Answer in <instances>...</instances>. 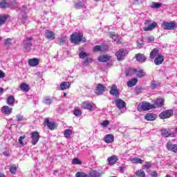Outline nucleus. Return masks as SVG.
<instances>
[{
  "label": "nucleus",
  "instance_id": "obj_12",
  "mask_svg": "<svg viewBox=\"0 0 177 177\" xmlns=\"http://www.w3.org/2000/svg\"><path fill=\"white\" fill-rule=\"evenodd\" d=\"M106 86H104V85H103L102 84H98L95 89V93L97 95H103Z\"/></svg>",
  "mask_w": 177,
  "mask_h": 177
},
{
  "label": "nucleus",
  "instance_id": "obj_37",
  "mask_svg": "<svg viewBox=\"0 0 177 177\" xmlns=\"http://www.w3.org/2000/svg\"><path fill=\"white\" fill-rule=\"evenodd\" d=\"M136 175L138 177H145L146 176V173H145V171H143L142 169H139L136 171Z\"/></svg>",
  "mask_w": 177,
  "mask_h": 177
},
{
  "label": "nucleus",
  "instance_id": "obj_36",
  "mask_svg": "<svg viewBox=\"0 0 177 177\" xmlns=\"http://www.w3.org/2000/svg\"><path fill=\"white\" fill-rule=\"evenodd\" d=\"M72 164L73 165H81V164H82V161L77 158H74L72 160Z\"/></svg>",
  "mask_w": 177,
  "mask_h": 177
},
{
  "label": "nucleus",
  "instance_id": "obj_56",
  "mask_svg": "<svg viewBox=\"0 0 177 177\" xmlns=\"http://www.w3.org/2000/svg\"><path fill=\"white\" fill-rule=\"evenodd\" d=\"M147 41H149V42H153L154 41V37L153 36H149L147 37Z\"/></svg>",
  "mask_w": 177,
  "mask_h": 177
},
{
  "label": "nucleus",
  "instance_id": "obj_46",
  "mask_svg": "<svg viewBox=\"0 0 177 177\" xmlns=\"http://www.w3.org/2000/svg\"><path fill=\"white\" fill-rule=\"evenodd\" d=\"M162 132V136L164 138H168V136H169V131L165 129H162L161 131Z\"/></svg>",
  "mask_w": 177,
  "mask_h": 177
},
{
  "label": "nucleus",
  "instance_id": "obj_7",
  "mask_svg": "<svg viewBox=\"0 0 177 177\" xmlns=\"http://www.w3.org/2000/svg\"><path fill=\"white\" fill-rule=\"evenodd\" d=\"M174 115V111L172 109H169L162 111L159 117L161 118V120H165L166 118H169L170 117H172Z\"/></svg>",
  "mask_w": 177,
  "mask_h": 177
},
{
  "label": "nucleus",
  "instance_id": "obj_29",
  "mask_svg": "<svg viewBox=\"0 0 177 177\" xmlns=\"http://www.w3.org/2000/svg\"><path fill=\"white\" fill-rule=\"evenodd\" d=\"M138 84V79L133 78L127 82V86L129 88H132V86H135Z\"/></svg>",
  "mask_w": 177,
  "mask_h": 177
},
{
  "label": "nucleus",
  "instance_id": "obj_17",
  "mask_svg": "<svg viewBox=\"0 0 177 177\" xmlns=\"http://www.w3.org/2000/svg\"><path fill=\"white\" fill-rule=\"evenodd\" d=\"M44 125H47L49 129L53 130L56 128V123L55 122H49V118H46L44 121Z\"/></svg>",
  "mask_w": 177,
  "mask_h": 177
},
{
  "label": "nucleus",
  "instance_id": "obj_63",
  "mask_svg": "<svg viewBox=\"0 0 177 177\" xmlns=\"http://www.w3.org/2000/svg\"><path fill=\"white\" fill-rule=\"evenodd\" d=\"M64 96H67V94L66 93H64Z\"/></svg>",
  "mask_w": 177,
  "mask_h": 177
},
{
  "label": "nucleus",
  "instance_id": "obj_20",
  "mask_svg": "<svg viewBox=\"0 0 177 177\" xmlns=\"http://www.w3.org/2000/svg\"><path fill=\"white\" fill-rule=\"evenodd\" d=\"M167 149L174 153H177V145H172L171 142L167 143Z\"/></svg>",
  "mask_w": 177,
  "mask_h": 177
},
{
  "label": "nucleus",
  "instance_id": "obj_9",
  "mask_svg": "<svg viewBox=\"0 0 177 177\" xmlns=\"http://www.w3.org/2000/svg\"><path fill=\"white\" fill-rule=\"evenodd\" d=\"M115 106L121 110V109H125L127 107V104L124 102V100L118 98L115 100Z\"/></svg>",
  "mask_w": 177,
  "mask_h": 177
},
{
  "label": "nucleus",
  "instance_id": "obj_44",
  "mask_svg": "<svg viewBox=\"0 0 177 177\" xmlns=\"http://www.w3.org/2000/svg\"><path fill=\"white\" fill-rule=\"evenodd\" d=\"M73 114L76 117H81V115H82V111H81L80 109H75V110L73 111Z\"/></svg>",
  "mask_w": 177,
  "mask_h": 177
},
{
  "label": "nucleus",
  "instance_id": "obj_5",
  "mask_svg": "<svg viewBox=\"0 0 177 177\" xmlns=\"http://www.w3.org/2000/svg\"><path fill=\"white\" fill-rule=\"evenodd\" d=\"M162 27L164 28V30H176L177 23L175 21H164L162 24Z\"/></svg>",
  "mask_w": 177,
  "mask_h": 177
},
{
  "label": "nucleus",
  "instance_id": "obj_45",
  "mask_svg": "<svg viewBox=\"0 0 177 177\" xmlns=\"http://www.w3.org/2000/svg\"><path fill=\"white\" fill-rule=\"evenodd\" d=\"M4 44L7 48H9L12 45V39L8 38L4 40Z\"/></svg>",
  "mask_w": 177,
  "mask_h": 177
},
{
  "label": "nucleus",
  "instance_id": "obj_61",
  "mask_svg": "<svg viewBox=\"0 0 177 177\" xmlns=\"http://www.w3.org/2000/svg\"><path fill=\"white\" fill-rule=\"evenodd\" d=\"M0 93H3V88L0 87Z\"/></svg>",
  "mask_w": 177,
  "mask_h": 177
},
{
  "label": "nucleus",
  "instance_id": "obj_25",
  "mask_svg": "<svg viewBox=\"0 0 177 177\" xmlns=\"http://www.w3.org/2000/svg\"><path fill=\"white\" fill-rule=\"evenodd\" d=\"M45 37L47 39H50V41L55 39V32L49 30H46L45 32Z\"/></svg>",
  "mask_w": 177,
  "mask_h": 177
},
{
  "label": "nucleus",
  "instance_id": "obj_11",
  "mask_svg": "<svg viewBox=\"0 0 177 177\" xmlns=\"http://www.w3.org/2000/svg\"><path fill=\"white\" fill-rule=\"evenodd\" d=\"M125 55H127V53L124 49H120L115 53L118 60H124L125 59Z\"/></svg>",
  "mask_w": 177,
  "mask_h": 177
},
{
  "label": "nucleus",
  "instance_id": "obj_38",
  "mask_svg": "<svg viewBox=\"0 0 177 177\" xmlns=\"http://www.w3.org/2000/svg\"><path fill=\"white\" fill-rule=\"evenodd\" d=\"M88 56H89V53H85V51L80 50V59H85V57H88Z\"/></svg>",
  "mask_w": 177,
  "mask_h": 177
},
{
  "label": "nucleus",
  "instance_id": "obj_35",
  "mask_svg": "<svg viewBox=\"0 0 177 177\" xmlns=\"http://www.w3.org/2000/svg\"><path fill=\"white\" fill-rule=\"evenodd\" d=\"M132 164H143V160L139 158H133L131 159Z\"/></svg>",
  "mask_w": 177,
  "mask_h": 177
},
{
  "label": "nucleus",
  "instance_id": "obj_16",
  "mask_svg": "<svg viewBox=\"0 0 177 177\" xmlns=\"http://www.w3.org/2000/svg\"><path fill=\"white\" fill-rule=\"evenodd\" d=\"M109 37L110 38H112V39H114L116 42V44H121L122 39L120 37V36L116 35L114 32H110L108 34Z\"/></svg>",
  "mask_w": 177,
  "mask_h": 177
},
{
  "label": "nucleus",
  "instance_id": "obj_26",
  "mask_svg": "<svg viewBox=\"0 0 177 177\" xmlns=\"http://www.w3.org/2000/svg\"><path fill=\"white\" fill-rule=\"evenodd\" d=\"M12 109L9 107L8 106H3L1 108V113H3V114H12Z\"/></svg>",
  "mask_w": 177,
  "mask_h": 177
},
{
  "label": "nucleus",
  "instance_id": "obj_2",
  "mask_svg": "<svg viewBox=\"0 0 177 177\" xmlns=\"http://www.w3.org/2000/svg\"><path fill=\"white\" fill-rule=\"evenodd\" d=\"M133 74H135L138 78H142V77L146 75V72H145L143 69L132 68L129 70L128 73H127L126 75H132Z\"/></svg>",
  "mask_w": 177,
  "mask_h": 177
},
{
  "label": "nucleus",
  "instance_id": "obj_18",
  "mask_svg": "<svg viewBox=\"0 0 177 177\" xmlns=\"http://www.w3.org/2000/svg\"><path fill=\"white\" fill-rule=\"evenodd\" d=\"M109 93L111 95H113V96H118L120 94V90L117 88L115 84H113Z\"/></svg>",
  "mask_w": 177,
  "mask_h": 177
},
{
  "label": "nucleus",
  "instance_id": "obj_8",
  "mask_svg": "<svg viewBox=\"0 0 177 177\" xmlns=\"http://www.w3.org/2000/svg\"><path fill=\"white\" fill-rule=\"evenodd\" d=\"M32 138V145L35 146L37 143H38V140H39V133L38 131H35L31 133Z\"/></svg>",
  "mask_w": 177,
  "mask_h": 177
},
{
  "label": "nucleus",
  "instance_id": "obj_55",
  "mask_svg": "<svg viewBox=\"0 0 177 177\" xmlns=\"http://www.w3.org/2000/svg\"><path fill=\"white\" fill-rule=\"evenodd\" d=\"M16 118H17V120L18 121H23L24 117L21 115H18L16 116Z\"/></svg>",
  "mask_w": 177,
  "mask_h": 177
},
{
  "label": "nucleus",
  "instance_id": "obj_21",
  "mask_svg": "<svg viewBox=\"0 0 177 177\" xmlns=\"http://www.w3.org/2000/svg\"><path fill=\"white\" fill-rule=\"evenodd\" d=\"M164 62V57L161 55H158L154 59V63L156 66H160V64H162Z\"/></svg>",
  "mask_w": 177,
  "mask_h": 177
},
{
  "label": "nucleus",
  "instance_id": "obj_54",
  "mask_svg": "<svg viewBox=\"0 0 177 177\" xmlns=\"http://www.w3.org/2000/svg\"><path fill=\"white\" fill-rule=\"evenodd\" d=\"M151 167V165L150 164V162H147L143 166H142V169H149V168Z\"/></svg>",
  "mask_w": 177,
  "mask_h": 177
},
{
  "label": "nucleus",
  "instance_id": "obj_24",
  "mask_svg": "<svg viewBox=\"0 0 177 177\" xmlns=\"http://www.w3.org/2000/svg\"><path fill=\"white\" fill-rule=\"evenodd\" d=\"M145 118L147 121H154L157 118V115L153 113H147Z\"/></svg>",
  "mask_w": 177,
  "mask_h": 177
},
{
  "label": "nucleus",
  "instance_id": "obj_59",
  "mask_svg": "<svg viewBox=\"0 0 177 177\" xmlns=\"http://www.w3.org/2000/svg\"><path fill=\"white\" fill-rule=\"evenodd\" d=\"M137 46H138V48H142V46H143V44H140L139 42H137Z\"/></svg>",
  "mask_w": 177,
  "mask_h": 177
},
{
  "label": "nucleus",
  "instance_id": "obj_42",
  "mask_svg": "<svg viewBox=\"0 0 177 177\" xmlns=\"http://www.w3.org/2000/svg\"><path fill=\"white\" fill-rule=\"evenodd\" d=\"M7 19L8 15H0V26H2V24H5Z\"/></svg>",
  "mask_w": 177,
  "mask_h": 177
},
{
  "label": "nucleus",
  "instance_id": "obj_1",
  "mask_svg": "<svg viewBox=\"0 0 177 177\" xmlns=\"http://www.w3.org/2000/svg\"><path fill=\"white\" fill-rule=\"evenodd\" d=\"M71 41L73 44H75L76 45L80 44V42H85L86 39L84 37V35L82 33H73L71 36Z\"/></svg>",
  "mask_w": 177,
  "mask_h": 177
},
{
  "label": "nucleus",
  "instance_id": "obj_6",
  "mask_svg": "<svg viewBox=\"0 0 177 177\" xmlns=\"http://www.w3.org/2000/svg\"><path fill=\"white\" fill-rule=\"evenodd\" d=\"M145 26L142 28L144 31H151L152 30H154L156 27H157L156 22L151 23V21L147 20L145 22Z\"/></svg>",
  "mask_w": 177,
  "mask_h": 177
},
{
  "label": "nucleus",
  "instance_id": "obj_33",
  "mask_svg": "<svg viewBox=\"0 0 177 177\" xmlns=\"http://www.w3.org/2000/svg\"><path fill=\"white\" fill-rule=\"evenodd\" d=\"M7 104L9 106H13V104H15V97H13V95H10L7 98Z\"/></svg>",
  "mask_w": 177,
  "mask_h": 177
},
{
  "label": "nucleus",
  "instance_id": "obj_22",
  "mask_svg": "<svg viewBox=\"0 0 177 177\" xmlns=\"http://www.w3.org/2000/svg\"><path fill=\"white\" fill-rule=\"evenodd\" d=\"M107 46H94L93 50L94 52H104V50H106Z\"/></svg>",
  "mask_w": 177,
  "mask_h": 177
},
{
  "label": "nucleus",
  "instance_id": "obj_13",
  "mask_svg": "<svg viewBox=\"0 0 177 177\" xmlns=\"http://www.w3.org/2000/svg\"><path fill=\"white\" fill-rule=\"evenodd\" d=\"M117 161H118V156L115 155H113L107 158L109 165H114L115 164L117 163Z\"/></svg>",
  "mask_w": 177,
  "mask_h": 177
},
{
  "label": "nucleus",
  "instance_id": "obj_34",
  "mask_svg": "<svg viewBox=\"0 0 177 177\" xmlns=\"http://www.w3.org/2000/svg\"><path fill=\"white\" fill-rule=\"evenodd\" d=\"M158 56V49L154 48L150 53V59H154Z\"/></svg>",
  "mask_w": 177,
  "mask_h": 177
},
{
  "label": "nucleus",
  "instance_id": "obj_43",
  "mask_svg": "<svg viewBox=\"0 0 177 177\" xmlns=\"http://www.w3.org/2000/svg\"><path fill=\"white\" fill-rule=\"evenodd\" d=\"M24 139H26V136H20L19 138V143H20L21 146H24V145H26L27 143V142L23 141Z\"/></svg>",
  "mask_w": 177,
  "mask_h": 177
},
{
  "label": "nucleus",
  "instance_id": "obj_30",
  "mask_svg": "<svg viewBox=\"0 0 177 177\" xmlns=\"http://www.w3.org/2000/svg\"><path fill=\"white\" fill-rule=\"evenodd\" d=\"M111 57L109 56V55H101L98 57V60L99 62H102L103 63L106 62H109V60H110Z\"/></svg>",
  "mask_w": 177,
  "mask_h": 177
},
{
  "label": "nucleus",
  "instance_id": "obj_53",
  "mask_svg": "<svg viewBox=\"0 0 177 177\" xmlns=\"http://www.w3.org/2000/svg\"><path fill=\"white\" fill-rule=\"evenodd\" d=\"M109 124H110V122L109 120H104L101 123V127H103V128H106L109 126Z\"/></svg>",
  "mask_w": 177,
  "mask_h": 177
},
{
  "label": "nucleus",
  "instance_id": "obj_51",
  "mask_svg": "<svg viewBox=\"0 0 177 177\" xmlns=\"http://www.w3.org/2000/svg\"><path fill=\"white\" fill-rule=\"evenodd\" d=\"M44 103L45 104H51L52 99H50V97H47L44 98Z\"/></svg>",
  "mask_w": 177,
  "mask_h": 177
},
{
  "label": "nucleus",
  "instance_id": "obj_32",
  "mask_svg": "<svg viewBox=\"0 0 177 177\" xmlns=\"http://www.w3.org/2000/svg\"><path fill=\"white\" fill-rule=\"evenodd\" d=\"M64 135L66 139H70V138H71V135H73V131L71 129H66L64 131Z\"/></svg>",
  "mask_w": 177,
  "mask_h": 177
},
{
  "label": "nucleus",
  "instance_id": "obj_41",
  "mask_svg": "<svg viewBox=\"0 0 177 177\" xmlns=\"http://www.w3.org/2000/svg\"><path fill=\"white\" fill-rule=\"evenodd\" d=\"M91 177H100L102 176V173L96 172V171H91L90 172Z\"/></svg>",
  "mask_w": 177,
  "mask_h": 177
},
{
  "label": "nucleus",
  "instance_id": "obj_14",
  "mask_svg": "<svg viewBox=\"0 0 177 177\" xmlns=\"http://www.w3.org/2000/svg\"><path fill=\"white\" fill-rule=\"evenodd\" d=\"M28 63L30 67H37L39 64V59L32 58L28 59Z\"/></svg>",
  "mask_w": 177,
  "mask_h": 177
},
{
  "label": "nucleus",
  "instance_id": "obj_4",
  "mask_svg": "<svg viewBox=\"0 0 177 177\" xmlns=\"http://www.w3.org/2000/svg\"><path fill=\"white\" fill-rule=\"evenodd\" d=\"M82 108L85 110H88L89 111H92L93 110H97V107H96V104L89 102L85 101L82 103Z\"/></svg>",
  "mask_w": 177,
  "mask_h": 177
},
{
  "label": "nucleus",
  "instance_id": "obj_58",
  "mask_svg": "<svg viewBox=\"0 0 177 177\" xmlns=\"http://www.w3.org/2000/svg\"><path fill=\"white\" fill-rule=\"evenodd\" d=\"M158 174H157V171H153L151 174V176L152 177H157Z\"/></svg>",
  "mask_w": 177,
  "mask_h": 177
},
{
  "label": "nucleus",
  "instance_id": "obj_47",
  "mask_svg": "<svg viewBox=\"0 0 177 177\" xmlns=\"http://www.w3.org/2000/svg\"><path fill=\"white\" fill-rule=\"evenodd\" d=\"M10 174H15L17 172V167L16 165H12L10 167Z\"/></svg>",
  "mask_w": 177,
  "mask_h": 177
},
{
  "label": "nucleus",
  "instance_id": "obj_39",
  "mask_svg": "<svg viewBox=\"0 0 177 177\" xmlns=\"http://www.w3.org/2000/svg\"><path fill=\"white\" fill-rule=\"evenodd\" d=\"M91 63H93V59L92 58H87L85 61L83 62L82 65L88 66Z\"/></svg>",
  "mask_w": 177,
  "mask_h": 177
},
{
  "label": "nucleus",
  "instance_id": "obj_19",
  "mask_svg": "<svg viewBox=\"0 0 177 177\" xmlns=\"http://www.w3.org/2000/svg\"><path fill=\"white\" fill-rule=\"evenodd\" d=\"M71 83L70 82H64L60 84L59 88L61 91H66V89H70Z\"/></svg>",
  "mask_w": 177,
  "mask_h": 177
},
{
  "label": "nucleus",
  "instance_id": "obj_64",
  "mask_svg": "<svg viewBox=\"0 0 177 177\" xmlns=\"http://www.w3.org/2000/svg\"><path fill=\"white\" fill-rule=\"evenodd\" d=\"M166 177H171V176H169V175L167 174V175L166 176Z\"/></svg>",
  "mask_w": 177,
  "mask_h": 177
},
{
  "label": "nucleus",
  "instance_id": "obj_48",
  "mask_svg": "<svg viewBox=\"0 0 177 177\" xmlns=\"http://www.w3.org/2000/svg\"><path fill=\"white\" fill-rule=\"evenodd\" d=\"M75 177H88V175L82 171H77L75 174Z\"/></svg>",
  "mask_w": 177,
  "mask_h": 177
},
{
  "label": "nucleus",
  "instance_id": "obj_28",
  "mask_svg": "<svg viewBox=\"0 0 177 177\" xmlns=\"http://www.w3.org/2000/svg\"><path fill=\"white\" fill-rule=\"evenodd\" d=\"M20 89L22 92H28L30 91V85L26 83H22L20 84Z\"/></svg>",
  "mask_w": 177,
  "mask_h": 177
},
{
  "label": "nucleus",
  "instance_id": "obj_49",
  "mask_svg": "<svg viewBox=\"0 0 177 177\" xmlns=\"http://www.w3.org/2000/svg\"><path fill=\"white\" fill-rule=\"evenodd\" d=\"M84 5H85V3L82 1H79L77 3H75V8H76V9H80V8H82Z\"/></svg>",
  "mask_w": 177,
  "mask_h": 177
},
{
  "label": "nucleus",
  "instance_id": "obj_27",
  "mask_svg": "<svg viewBox=\"0 0 177 177\" xmlns=\"http://www.w3.org/2000/svg\"><path fill=\"white\" fill-rule=\"evenodd\" d=\"M136 59L137 62H139L140 63H143L146 61V56L143 54H137L136 55Z\"/></svg>",
  "mask_w": 177,
  "mask_h": 177
},
{
  "label": "nucleus",
  "instance_id": "obj_10",
  "mask_svg": "<svg viewBox=\"0 0 177 177\" xmlns=\"http://www.w3.org/2000/svg\"><path fill=\"white\" fill-rule=\"evenodd\" d=\"M32 45V44L31 43V38L25 40L23 43V47L24 48L25 50H26V52H30Z\"/></svg>",
  "mask_w": 177,
  "mask_h": 177
},
{
  "label": "nucleus",
  "instance_id": "obj_52",
  "mask_svg": "<svg viewBox=\"0 0 177 177\" xmlns=\"http://www.w3.org/2000/svg\"><path fill=\"white\" fill-rule=\"evenodd\" d=\"M59 42L60 45H64V44H66L67 42V38L66 37H62L59 39Z\"/></svg>",
  "mask_w": 177,
  "mask_h": 177
},
{
  "label": "nucleus",
  "instance_id": "obj_50",
  "mask_svg": "<svg viewBox=\"0 0 177 177\" xmlns=\"http://www.w3.org/2000/svg\"><path fill=\"white\" fill-rule=\"evenodd\" d=\"M159 85H160V83H158V82H157V81H153V82H152L151 84V88L152 89H156V88H157V86H159Z\"/></svg>",
  "mask_w": 177,
  "mask_h": 177
},
{
  "label": "nucleus",
  "instance_id": "obj_62",
  "mask_svg": "<svg viewBox=\"0 0 177 177\" xmlns=\"http://www.w3.org/2000/svg\"><path fill=\"white\" fill-rule=\"evenodd\" d=\"M0 177H5V174H0Z\"/></svg>",
  "mask_w": 177,
  "mask_h": 177
},
{
  "label": "nucleus",
  "instance_id": "obj_31",
  "mask_svg": "<svg viewBox=\"0 0 177 177\" xmlns=\"http://www.w3.org/2000/svg\"><path fill=\"white\" fill-rule=\"evenodd\" d=\"M10 3L8 0H0V8H9Z\"/></svg>",
  "mask_w": 177,
  "mask_h": 177
},
{
  "label": "nucleus",
  "instance_id": "obj_57",
  "mask_svg": "<svg viewBox=\"0 0 177 177\" xmlns=\"http://www.w3.org/2000/svg\"><path fill=\"white\" fill-rule=\"evenodd\" d=\"M5 77V73L3 71H0V79Z\"/></svg>",
  "mask_w": 177,
  "mask_h": 177
},
{
  "label": "nucleus",
  "instance_id": "obj_60",
  "mask_svg": "<svg viewBox=\"0 0 177 177\" xmlns=\"http://www.w3.org/2000/svg\"><path fill=\"white\" fill-rule=\"evenodd\" d=\"M12 6H13V8H16V6H17V3L16 2L12 3Z\"/></svg>",
  "mask_w": 177,
  "mask_h": 177
},
{
  "label": "nucleus",
  "instance_id": "obj_40",
  "mask_svg": "<svg viewBox=\"0 0 177 177\" xmlns=\"http://www.w3.org/2000/svg\"><path fill=\"white\" fill-rule=\"evenodd\" d=\"M162 6V3H161L152 2V4H151V8H153V9H158Z\"/></svg>",
  "mask_w": 177,
  "mask_h": 177
},
{
  "label": "nucleus",
  "instance_id": "obj_15",
  "mask_svg": "<svg viewBox=\"0 0 177 177\" xmlns=\"http://www.w3.org/2000/svg\"><path fill=\"white\" fill-rule=\"evenodd\" d=\"M165 100L162 98H158L156 100L154 104H152L153 109H156L157 107H162L164 106V102Z\"/></svg>",
  "mask_w": 177,
  "mask_h": 177
},
{
  "label": "nucleus",
  "instance_id": "obj_3",
  "mask_svg": "<svg viewBox=\"0 0 177 177\" xmlns=\"http://www.w3.org/2000/svg\"><path fill=\"white\" fill-rule=\"evenodd\" d=\"M153 107L152 104L146 102H142L138 105V111H147V110H151V109H153Z\"/></svg>",
  "mask_w": 177,
  "mask_h": 177
},
{
  "label": "nucleus",
  "instance_id": "obj_23",
  "mask_svg": "<svg viewBox=\"0 0 177 177\" xmlns=\"http://www.w3.org/2000/svg\"><path fill=\"white\" fill-rule=\"evenodd\" d=\"M104 142L106 143H113L114 142V136L113 134H107L104 137Z\"/></svg>",
  "mask_w": 177,
  "mask_h": 177
}]
</instances>
